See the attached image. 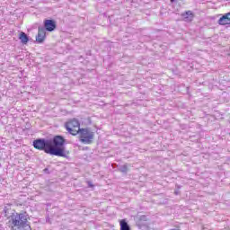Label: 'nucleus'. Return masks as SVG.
I'll return each mask as SVG.
<instances>
[{"mask_svg":"<svg viewBox=\"0 0 230 230\" xmlns=\"http://www.w3.org/2000/svg\"><path fill=\"white\" fill-rule=\"evenodd\" d=\"M66 138L58 135L53 139L37 138L32 142V146L36 150H41L49 155L57 157H65L67 159L69 151L66 150Z\"/></svg>","mask_w":230,"mask_h":230,"instance_id":"obj_1","label":"nucleus"},{"mask_svg":"<svg viewBox=\"0 0 230 230\" xmlns=\"http://www.w3.org/2000/svg\"><path fill=\"white\" fill-rule=\"evenodd\" d=\"M2 215L5 218H9L11 230H31L30 226V215L26 211L20 213L12 212L10 205L4 206L2 210Z\"/></svg>","mask_w":230,"mask_h":230,"instance_id":"obj_2","label":"nucleus"},{"mask_svg":"<svg viewBox=\"0 0 230 230\" xmlns=\"http://www.w3.org/2000/svg\"><path fill=\"white\" fill-rule=\"evenodd\" d=\"M79 139L84 145H91L94 139V132L87 128H81L78 132Z\"/></svg>","mask_w":230,"mask_h":230,"instance_id":"obj_3","label":"nucleus"},{"mask_svg":"<svg viewBox=\"0 0 230 230\" xmlns=\"http://www.w3.org/2000/svg\"><path fill=\"white\" fill-rule=\"evenodd\" d=\"M65 128L72 136H76L82 128H80V121L76 119H73L65 124Z\"/></svg>","mask_w":230,"mask_h":230,"instance_id":"obj_4","label":"nucleus"},{"mask_svg":"<svg viewBox=\"0 0 230 230\" xmlns=\"http://www.w3.org/2000/svg\"><path fill=\"white\" fill-rule=\"evenodd\" d=\"M43 28L45 31H55L57 30V22L55 20H45Z\"/></svg>","mask_w":230,"mask_h":230,"instance_id":"obj_5","label":"nucleus"},{"mask_svg":"<svg viewBox=\"0 0 230 230\" xmlns=\"http://www.w3.org/2000/svg\"><path fill=\"white\" fill-rule=\"evenodd\" d=\"M46 40V29L44 27L38 28V35L36 36V41L38 44H42Z\"/></svg>","mask_w":230,"mask_h":230,"instance_id":"obj_6","label":"nucleus"},{"mask_svg":"<svg viewBox=\"0 0 230 230\" xmlns=\"http://www.w3.org/2000/svg\"><path fill=\"white\" fill-rule=\"evenodd\" d=\"M181 17H183V21H185V22H191L195 17V14H193V12L191 11H186L185 13H181Z\"/></svg>","mask_w":230,"mask_h":230,"instance_id":"obj_7","label":"nucleus"},{"mask_svg":"<svg viewBox=\"0 0 230 230\" xmlns=\"http://www.w3.org/2000/svg\"><path fill=\"white\" fill-rule=\"evenodd\" d=\"M218 24H220V26H226V24H230V13L223 15L218 20Z\"/></svg>","mask_w":230,"mask_h":230,"instance_id":"obj_8","label":"nucleus"},{"mask_svg":"<svg viewBox=\"0 0 230 230\" xmlns=\"http://www.w3.org/2000/svg\"><path fill=\"white\" fill-rule=\"evenodd\" d=\"M19 40H21L22 44L26 45V44H28V42H30V37H28V34L22 31L19 34Z\"/></svg>","mask_w":230,"mask_h":230,"instance_id":"obj_9","label":"nucleus"},{"mask_svg":"<svg viewBox=\"0 0 230 230\" xmlns=\"http://www.w3.org/2000/svg\"><path fill=\"white\" fill-rule=\"evenodd\" d=\"M119 172H121V173H127L128 172V167L127 166V164L121 165L119 168Z\"/></svg>","mask_w":230,"mask_h":230,"instance_id":"obj_10","label":"nucleus"},{"mask_svg":"<svg viewBox=\"0 0 230 230\" xmlns=\"http://www.w3.org/2000/svg\"><path fill=\"white\" fill-rule=\"evenodd\" d=\"M43 172H44V173H49V169L45 168V169L43 170Z\"/></svg>","mask_w":230,"mask_h":230,"instance_id":"obj_11","label":"nucleus"},{"mask_svg":"<svg viewBox=\"0 0 230 230\" xmlns=\"http://www.w3.org/2000/svg\"><path fill=\"white\" fill-rule=\"evenodd\" d=\"M89 186H90V188H93V184H91V182H89Z\"/></svg>","mask_w":230,"mask_h":230,"instance_id":"obj_12","label":"nucleus"},{"mask_svg":"<svg viewBox=\"0 0 230 230\" xmlns=\"http://www.w3.org/2000/svg\"><path fill=\"white\" fill-rule=\"evenodd\" d=\"M171 1V3H175V0H170Z\"/></svg>","mask_w":230,"mask_h":230,"instance_id":"obj_13","label":"nucleus"},{"mask_svg":"<svg viewBox=\"0 0 230 230\" xmlns=\"http://www.w3.org/2000/svg\"><path fill=\"white\" fill-rule=\"evenodd\" d=\"M230 55V54H229Z\"/></svg>","mask_w":230,"mask_h":230,"instance_id":"obj_14","label":"nucleus"}]
</instances>
